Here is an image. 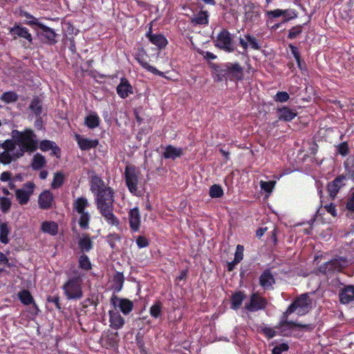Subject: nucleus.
I'll return each mask as SVG.
<instances>
[{"label":"nucleus","instance_id":"60","mask_svg":"<svg viewBox=\"0 0 354 354\" xmlns=\"http://www.w3.org/2000/svg\"><path fill=\"white\" fill-rule=\"evenodd\" d=\"M289 349V346L286 343H281L275 346L272 351V354H281Z\"/></svg>","mask_w":354,"mask_h":354},{"label":"nucleus","instance_id":"5","mask_svg":"<svg viewBox=\"0 0 354 354\" xmlns=\"http://www.w3.org/2000/svg\"><path fill=\"white\" fill-rule=\"evenodd\" d=\"M348 266V261L346 257H337L321 264L318 271L328 279L342 272Z\"/></svg>","mask_w":354,"mask_h":354},{"label":"nucleus","instance_id":"8","mask_svg":"<svg viewBox=\"0 0 354 354\" xmlns=\"http://www.w3.org/2000/svg\"><path fill=\"white\" fill-rule=\"evenodd\" d=\"M215 47L226 53H231L235 50V46L230 32L223 28L214 41Z\"/></svg>","mask_w":354,"mask_h":354},{"label":"nucleus","instance_id":"34","mask_svg":"<svg viewBox=\"0 0 354 354\" xmlns=\"http://www.w3.org/2000/svg\"><path fill=\"white\" fill-rule=\"evenodd\" d=\"M100 119L96 113L86 115L84 118V124L89 129H93L99 127Z\"/></svg>","mask_w":354,"mask_h":354},{"label":"nucleus","instance_id":"56","mask_svg":"<svg viewBox=\"0 0 354 354\" xmlns=\"http://www.w3.org/2000/svg\"><path fill=\"white\" fill-rule=\"evenodd\" d=\"M14 158H17L14 155L12 156L10 152L3 151L0 154V161L3 165H8L10 163Z\"/></svg>","mask_w":354,"mask_h":354},{"label":"nucleus","instance_id":"53","mask_svg":"<svg viewBox=\"0 0 354 354\" xmlns=\"http://www.w3.org/2000/svg\"><path fill=\"white\" fill-rule=\"evenodd\" d=\"M17 145V142L13 138L12 140L8 139L1 144V147L5 149V151L11 152L14 151Z\"/></svg>","mask_w":354,"mask_h":354},{"label":"nucleus","instance_id":"30","mask_svg":"<svg viewBox=\"0 0 354 354\" xmlns=\"http://www.w3.org/2000/svg\"><path fill=\"white\" fill-rule=\"evenodd\" d=\"M183 155V149L177 148L173 145H169L165 147V150L162 154L165 159L175 160Z\"/></svg>","mask_w":354,"mask_h":354},{"label":"nucleus","instance_id":"28","mask_svg":"<svg viewBox=\"0 0 354 354\" xmlns=\"http://www.w3.org/2000/svg\"><path fill=\"white\" fill-rule=\"evenodd\" d=\"M78 246L82 252H88L93 248V243L88 234H82L78 240Z\"/></svg>","mask_w":354,"mask_h":354},{"label":"nucleus","instance_id":"50","mask_svg":"<svg viewBox=\"0 0 354 354\" xmlns=\"http://www.w3.org/2000/svg\"><path fill=\"white\" fill-rule=\"evenodd\" d=\"M121 241V236L115 232L110 233L106 236V241L112 249L116 246V243Z\"/></svg>","mask_w":354,"mask_h":354},{"label":"nucleus","instance_id":"42","mask_svg":"<svg viewBox=\"0 0 354 354\" xmlns=\"http://www.w3.org/2000/svg\"><path fill=\"white\" fill-rule=\"evenodd\" d=\"M10 233L8 224L6 223H1L0 224V241L3 244H7L9 242L8 234Z\"/></svg>","mask_w":354,"mask_h":354},{"label":"nucleus","instance_id":"13","mask_svg":"<svg viewBox=\"0 0 354 354\" xmlns=\"http://www.w3.org/2000/svg\"><path fill=\"white\" fill-rule=\"evenodd\" d=\"M266 298L260 296L257 292L252 293L250 295V302L245 304V309L248 312H257L264 310L268 306Z\"/></svg>","mask_w":354,"mask_h":354},{"label":"nucleus","instance_id":"7","mask_svg":"<svg viewBox=\"0 0 354 354\" xmlns=\"http://www.w3.org/2000/svg\"><path fill=\"white\" fill-rule=\"evenodd\" d=\"M312 308V299L308 293L297 297L288 306L289 313H295L299 316L307 314Z\"/></svg>","mask_w":354,"mask_h":354},{"label":"nucleus","instance_id":"3","mask_svg":"<svg viewBox=\"0 0 354 354\" xmlns=\"http://www.w3.org/2000/svg\"><path fill=\"white\" fill-rule=\"evenodd\" d=\"M12 138L17 142V145L20 147L19 151L14 153L16 158L21 157L26 151L33 152L38 147L36 135L32 129H27L24 131L14 130L12 132Z\"/></svg>","mask_w":354,"mask_h":354},{"label":"nucleus","instance_id":"35","mask_svg":"<svg viewBox=\"0 0 354 354\" xmlns=\"http://www.w3.org/2000/svg\"><path fill=\"white\" fill-rule=\"evenodd\" d=\"M18 297H19L20 301L23 304L28 306L31 304H33L34 306L37 309V306L34 302L33 297L29 290H21L18 293Z\"/></svg>","mask_w":354,"mask_h":354},{"label":"nucleus","instance_id":"44","mask_svg":"<svg viewBox=\"0 0 354 354\" xmlns=\"http://www.w3.org/2000/svg\"><path fill=\"white\" fill-rule=\"evenodd\" d=\"M64 182V176L63 173L61 171L56 172L51 183V187L53 189H58L63 185Z\"/></svg>","mask_w":354,"mask_h":354},{"label":"nucleus","instance_id":"40","mask_svg":"<svg viewBox=\"0 0 354 354\" xmlns=\"http://www.w3.org/2000/svg\"><path fill=\"white\" fill-rule=\"evenodd\" d=\"M162 308V302L159 300L156 301L149 309L150 315L153 318H158L161 315Z\"/></svg>","mask_w":354,"mask_h":354},{"label":"nucleus","instance_id":"39","mask_svg":"<svg viewBox=\"0 0 354 354\" xmlns=\"http://www.w3.org/2000/svg\"><path fill=\"white\" fill-rule=\"evenodd\" d=\"M29 109L37 117H40L42 113V104L39 97H35L31 101Z\"/></svg>","mask_w":354,"mask_h":354},{"label":"nucleus","instance_id":"9","mask_svg":"<svg viewBox=\"0 0 354 354\" xmlns=\"http://www.w3.org/2000/svg\"><path fill=\"white\" fill-rule=\"evenodd\" d=\"M9 33L14 40L23 39L22 46L24 48H28L32 44L33 37L31 33L26 27L21 24H15L13 26L9 28Z\"/></svg>","mask_w":354,"mask_h":354},{"label":"nucleus","instance_id":"54","mask_svg":"<svg viewBox=\"0 0 354 354\" xmlns=\"http://www.w3.org/2000/svg\"><path fill=\"white\" fill-rule=\"evenodd\" d=\"M273 99L277 102H286L290 99V95L286 91H278Z\"/></svg>","mask_w":354,"mask_h":354},{"label":"nucleus","instance_id":"55","mask_svg":"<svg viewBox=\"0 0 354 354\" xmlns=\"http://www.w3.org/2000/svg\"><path fill=\"white\" fill-rule=\"evenodd\" d=\"M275 181L269 180V181H263L261 180L260 187L261 189L264 190L266 192L270 193L272 192V189L274 187Z\"/></svg>","mask_w":354,"mask_h":354},{"label":"nucleus","instance_id":"21","mask_svg":"<svg viewBox=\"0 0 354 354\" xmlns=\"http://www.w3.org/2000/svg\"><path fill=\"white\" fill-rule=\"evenodd\" d=\"M345 180L346 177L344 175H340L328 183L327 190L333 199L336 196L340 188L344 185Z\"/></svg>","mask_w":354,"mask_h":354},{"label":"nucleus","instance_id":"36","mask_svg":"<svg viewBox=\"0 0 354 354\" xmlns=\"http://www.w3.org/2000/svg\"><path fill=\"white\" fill-rule=\"evenodd\" d=\"M125 278L122 272H116L113 277V288L117 292L121 291Z\"/></svg>","mask_w":354,"mask_h":354},{"label":"nucleus","instance_id":"18","mask_svg":"<svg viewBox=\"0 0 354 354\" xmlns=\"http://www.w3.org/2000/svg\"><path fill=\"white\" fill-rule=\"evenodd\" d=\"M111 302L114 306H118L121 312L125 315H129L133 308V304L129 299L119 298L115 295H113Z\"/></svg>","mask_w":354,"mask_h":354},{"label":"nucleus","instance_id":"46","mask_svg":"<svg viewBox=\"0 0 354 354\" xmlns=\"http://www.w3.org/2000/svg\"><path fill=\"white\" fill-rule=\"evenodd\" d=\"M0 99L7 104L15 102L18 100V95L14 91H7L1 95Z\"/></svg>","mask_w":354,"mask_h":354},{"label":"nucleus","instance_id":"27","mask_svg":"<svg viewBox=\"0 0 354 354\" xmlns=\"http://www.w3.org/2000/svg\"><path fill=\"white\" fill-rule=\"evenodd\" d=\"M275 280L274 276L269 269L265 270L259 277V284L265 290L268 289L274 283Z\"/></svg>","mask_w":354,"mask_h":354},{"label":"nucleus","instance_id":"11","mask_svg":"<svg viewBox=\"0 0 354 354\" xmlns=\"http://www.w3.org/2000/svg\"><path fill=\"white\" fill-rule=\"evenodd\" d=\"M35 32L38 39L44 44L53 46L57 43L56 39L57 34L53 28L44 24Z\"/></svg>","mask_w":354,"mask_h":354},{"label":"nucleus","instance_id":"61","mask_svg":"<svg viewBox=\"0 0 354 354\" xmlns=\"http://www.w3.org/2000/svg\"><path fill=\"white\" fill-rule=\"evenodd\" d=\"M346 208L349 212H354V191L351 192L346 199Z\"/></svg>","mask_w":354,"mask_h":354},{"label":"nucleus","instance_id":"45","mask_svg":"<svg viewBox=\"0 0 354 354\" xmlns=\"http://www.w3.org/2000/svg\"><path fill=\"white\" fill-rule=\"evenodd\" d=\"M79 219V225L82 229L87 230L89 228V222L91 220V215L88 212L80 213Z\"/></svg>","mask_w":354,"mask_h":354},{"label":"nucleus","instance_id":"6","mask_svg":"<svg viewBox=\"0 0 354 354\" xmlns=\"http://www.w3.org/2000/svg\"><path fill=\"white\" fill-rule=\"evenodd\" d=\"M292 313L288 312V308L283 313L281 320L274 327L275 329L279 330V334L282 336H287L286 330H290L294 328L304 329L306 331H312L315 328V326L312 324H300L293 321H288V316Z\"/></svg>","mask_w":354,"mask_h":354},{"label":"nucleus","instance_id":"47","mask_svg":"<svg viewBox=\"0 0 354 354\" xmlns=\"http://www.w3.org/2000/svg\"><path fill=\"white\" fill-rule=\"evenodd\" d=\"M136 344L139 348L140 353L147 354L144 341V335L140 332H138L136 335Z\"/></svg>","mask_w":354,"mask_h":354},{"label":"nucleus","instance_id":"31","mask_svg":"<svg viewBox=\"0 0 354 354\" xmlns=\"http://www.w3.org/2000/svg\"><path fill=\"white\" fill-rule=\"evenodd\" d=\"M21 15L26 17L24 23L32 28L34 31L38 29V28H39L42 24V23L40 22L39 19L34 17L28 12H21Z\"/></svg>","mask_w":354,"mask_h":354},{"label":"nucleus","instance_id":"62","mask_svg":"<svg viewBox=\"0 0 354 354\" xmlns=\"http://www.w3.org/2000/svg\"><path fill=\"white\" fill-rule=\"evenodd\" d=\"M11 207V202L9 198L3 197L1 198V209L3 212H7Z\"/></svg>","mask_w":354,"mask_h":354},{"label":"nucleus","instance_id":"29","mask_svg":"<svg viewBox=\"0 0 354 354\" xmlns=\"http://www.w3.org/2000/svg\"><path fill=\"white\" fill-rule=\"evenodd\" d=\"M246 298V295L244 291H236L231 297L230 308L232 310H238L240 308L243 300Z\"/></svg>","mask_w":354,"mask_h":354},{"label":"nucleus","instance_id":"12","mask_svg":"<svg viewBox=\"0 0 354 354\" xmlns=\"http://www.w3.org/2000/svg\"><path fill=\"white\" fill-rule=\"evenodd\" d=\"M134 57L136 60L139 63V64L147 71L151 72V73L158 75L160 77H165L164 73L158 70L156 67L151 66L148 63L149 55H147L146 50L142 47H140L138 48L136 53L134 55Z\"/></svg>","mask_w":354,"mask_h":354},{"label":"nucleus","instance_id":"48","mask_svg":"<svg viewBox=\"0 0 354 354\" xmlns=\"http://www.w3.org/2000/svg\"><path fill=\"white\" fill-rule=\"evenodd\" d=\"M209 194L212 198H220L223 195V190L221 185L214 184L209 187Z\"/></svg>","mask_w":354,"mask_h":354},{"label":"nucleus","instance_id":"41","mask_svg":"<svg viewBox=\"0 0 354 354\" xmlns=\"http://www.w3.org/2000/svg\"><path fill=\"white\" fill-rule=\"evenodd\" d=\"M305 25L306 24H303L302 25L292 26L288 31V39H295L298 37L303 32V28Z\"/></svg>","mask_w":354,"mask_h":354},{"label":"nucleus","instance_id":"15","mask_svg":"<svg viewBox=\"0 0 354 354\" xmlns=\"http://www.w3.org/2000/svg\"><path fill=\"white\" fill-rule=\"evenodd\" d=\"M340 285L342 286L338 292L339 301L342 304H349L354 301V286L341 283Z\"/></svg>","mask_w":354,"mask_h":354},{"label":"nucleus","instance_id":"59","mask_svg":"<svg viewBox=\"0 0 354 354\" xmlns=\"http://www.w3.org/2000/svg\"><path fill=\"white\" fill-rule=\"evenodd\" d=\"M55 143V142L49 140H44L40 142L39 147L42 151L46 152L50 150Z\"/></svg>","mask_w":354,"mask_h":354},{"label":"nucleus","instance_id":"51","mask_svg":"<svg viewBox=\"0 0 354 354\" xmlns=\"http://www.w3.org/2000/svg\"><path fill=\"white\" fill-rule=\"evenodd\" d=\"M290 10H281V9H275L274 10H269L266 12V15L270 19H275L278 18L282 15H286V12H289Z\"/></svg>","mask_w":354,"mask_h":354},{"label":"nucleus","instance_id":"14","mask_svg":"<svg viewBox=\"0 0 354 354\" xmlns=\"http://www.w3.org/2000/svg\"><path fill=\"white\" fill-rule=\"evenodd\" d=\"M35 187L33 182L28 181L24 185L23 188L16 190V198L20 205H23L28 203L30 196L33 194Z\"/></svg>","mask_w":354,"mask_h":354},{"label":"nucleus","instance_id":"1","mask_svg":"<svg viewBox=\"0 0 354 354\" xmlns=\"http://www.w3.org/2000/svg\"><path fill=\"white\" fill-rule=\"evenodd\" d=\"M90 189L95 196L97 208L113 205V189L106 186L104 181L96 174L91 176Z\"/></svg>","mask_w":354,"mask_h":354},{"label":"nucleus","instance_id":"52","mask_svg":"<svg viewBox=\"0 0 354 354\" xmlns=\"http://www.w3.org/2000/svg\"><path fill=\"white\" fill-rule=\"evenodd\" d=\"M46 301L48 303L54 304L57 310H61L62 309V304L60 302V297L58 295L53 296L48 295L46 298Z\"/></svg>","mask_w":354,"mask_h":354},{"label":"nucleus","instance_id":"20","mask_svg":"<svg viewBox=\"0 0 354 354\" xmlns=\"http://www.w3.org/2000/svg\"><path fill=\"white\" fill-rule=\"evenodd\" d=\"M55 204L54 196L49 190L42 192L38 197V205L41 209H49Z\"/></svg>","mask_w":354,"mask_h":354},{"label":"nucleus","instance_id":"63","mask_svg":"<svg viewBox=\"0 0 354 354\" xmlns=\"http://www.w3.org/2000/svg\"><path fill=\"white\" fill-rule=\"evenodd\" d=\"M243 250L244 248L241 245H238L236 246L235 254H234V259L236 262H241L242 259H243Z\"/></svg>","mask_w":354,"mask_h":354},{"label":"nucleus","instance_id":"64","mask_svg":"<svg viewBox=\"0 0 354 354\" xmlns=\"http://www.w3.org/2000/svg\"><path fill=\"white\" fill-rule=\"evenodd\" d=\"M136 244L139 248H146L149 245V241L143 236H139L136 239Z\"/></svg>","mask_w":354,"mask_h":354},{"label":"nucleus","instance_id":"17","mask_svg":"<svg viewBox=\"0 0 354 354\" xmlns=\"http://www.w3.org/2000/svg\"><path fill=\"white\" fill-rule=\"evenodd\" d=\"M119 342L120 337L118 332L107 333L102 336L100 340L102 346L106 349L117 348Z\"/></svg>","mask_w":354,"mask_h":354},{"label":"nucleus","instance_id":"57","mask_svg":"<svg viewBox=\"0 0 354 354\" xmlns=\"http://www.w3.org/2000/svg\"><path fill=\"white\" fill-rule=\"evenodd\" d=\"M261 330L268 339L275 337L277 333L274 328H272L268 326L261 327Z\"/></svg>","mask_w":354,"mask_h":354},{"label":"nucleus","instance_id":"33","mask_svg":"<svg viewBox=\"0 0 354 354\" xmlns=\"http://www.w3.org/2000/svg\"><path fill=\"white\" fill-rule=\"evenodd\" d=\"M41 230L44 233L55 236L58 233V225L55 221H44L41 223Z\"/></svg>","mask_w":354,"mask_h":354},{"label":"nucleus","instance_id":"49","mask_svg":"<svg viewBox=\"0 0 354 354\" xmlns=\"http://www.w3.org/2000/svg\"><path fill=\"white\" fill-rule=\"evenodd\" d=\"M79 263V268L85 270H89L91 269V263L88 259V257L86 254H82L79 257L78 260Z\"/></svg>","mask_w":354,"mask_h":354},{"label":"nucleus","instance_id":"32","mask_svg":"<svg viewBox=\"0 0 354 354\" xmlns=\"http://www.w3.org/2000/svg\"><path fill=\"white\" fill-rule=\"evenodd\" d=\"M191 23L194 26H206L209 24V13L207 10H201L198 15L191 18Z\"/></svg>","mask_w":354,"mask_h":354},{"label":"nucleus","instance_id":"43","mask_svg":"<svg viewBox=\"0 0 354 354\" xmlns=\"http://www.w3.org/2000/svg\"><path fill=\"white\" fill-rule=\"evenodd\" d=\"M244 37L248 42V44L250 46L252 49L259 50L261 48L259 40L254 36L250 34H247L244 35Z\"/></svg>","mask_w":354,"mask_h":354},{"label":"nucleus","instance_id":"4","mask_svg":"<svg viewBox=\"0 0 354 354\" xmlns=\"http://www.w3.org/2000/svg\"><path fill=\"white\" fill-rule=\"evenodd\" d=\"M73 276L69 277L62 286L65 297L68 300H79L83 297V274L75 269Z\"/></svg>","mask_w":354,"mask_h":354},{"label":"nucleus","instance_id":"37","mask_svg":"<svg viewBox=\"0 0 354 354\" xmlns=\"http://www.w3.org/2000/svg\"><path fill=\"white\" fill-rule=\"evenodd\" d=\"M46 164V160L44 156L37 153L34 155L32 162L31 167L33 170L37 171L43 168Z\"/></svg>","mask_w":354,"mask_h":354},{"label":"nucleus","instance_id":"25","mask_svg":"<svg viewBox=\"0 0 354 354\" xmlns=\"http://www.w3.org/2000/svg\"><path fill=\"white\" fill-rule=\"evenodd\" d=\"M109 322L110 326L115 330H118L122 328L124 325V319L121 316V315L114 310H109Z\"/></svg>","mask_w":354,"mask_h":354},{"label":"nucleus","instance_id":"10","mask_svg":"<svg viewBox=\"0 0 354 354\" xmlns=\"http://www.w3.org/2000/svg\"><path fill=\"white\" fill-rule=\"evenodd\" d=\"M126 185L131 194L140 196L142 192L138 189V177L134 166H127L124 171Z\"/></svg>","mask_w":354,"mask_h":354},{"label":"nucleus","instance_id":"38","mask_svg":"<svg viewBox=\"0 0 354 354\" xmlns=\"http://www.w3.org/2000/svg\"><path fill=\"white\" fill-rule=\"evenodd\" d=\"M88 200L85 197H79L73 203V209L78 214L85 212V209L88 207Z\"/></svg>","mask_w":354,"mask_h":354},{"label":"nucleus","instance_id":"22","mask_svg":"<svg viewBox=\"0 0 354 354\" xmlns=\"http://www.w3.org/2000/svg\"><path fill=\"white\" fill-rule=\"evenodd\" d=\"M116 91L118 95L124 99L129 96V94L133 93V87L126 77H122L120 82L116 88Z\"/></svg>","mask_w":354,"mask_h":354},{"label":"nucleus","instance_id":"19","mask_svg":"<svg viewBox=\"0 0 354 354\" xmlns=\"http://www.w3.org/2000/svg\"><path fill=\"white\" fill-rule=\"evenodd\" d=\"M128 218L131 231L134 232L139 231L141 223V216L138 207H135L129 210L128 212Z\"/></svg>","mask_w":354,"mask_h":354},{"label":"nucleus","instance_id":"23","mask_svg":"<svg viewBox=\"0 0 354 354\" xmlns=\"http://www.w3.org/2000/svg\"><path fill=\"white\" fill-rule=\"evenodd\" d=\"M277 114L278 120L283 122H290L297 116L296 111L286 106L277 108Z\"/></svg>","mask_w":354,"mask_h":354},{"label":"nucleus","instance_id":"2","mask_svg":"<svg viewBox=\"0 0 354 354\" xmlns=\"http://www.w3.org/2000/svg\"><path fill=\"white\" fill-rule=\"evenodd\" d=\"M212 68L216 75L217 81H241L243 79L244 68L239 62H226L214 64Z\"/></svg>","mask_w":354,"mask_h":354},{"label":"nucleus","instance_id":"26","mask_svg":"<svg viewBox=\"0 0 354 354\" xmlns=\"http://www.w3.org/2000/svg\"><path fill=\"white\" fill-rule=\"evenodd\" d=\"M75 140L82 151H88L91 149L95 148L98 145L97 140H90L82 138L80 135L75 136Z\"/></svg>","mask_w":354,"mask_h":354},{"label":"nucleus","instance_id":"58","mask_svg":"<svg viewBox=\"0 0 354 354\" xmlns=\"http://www.w3.org/2000/svg\"><path fill=\"white\" fill-rule=\"evenodd\" d=\"M337 153L342 156H346L349 153V147L347 142H343L337 146Z\"/></svg>","mask_w":354,"mask_h":354},{"label":"nucleus","instance_id":"16","mask_svg":"<svg viewBox=\"0 0 354 354\" xmlns=\"http://www.w3.org/2000/svg\"><path fill=\"white\" fill-rule=\"evenodd\" d=\"M97 209L108 225L117 227L120 226V220L113 213V205Z\"/></svg>","mask_w":354,"mask_h":354},{"label":"nucleus","instance_id":"24","mask_svg":"<svg viewBox=\"0 0 354 354\" xmlns=\"http://www.w3.org/2000/svg\"><path fill=\"white\" fill-rule=\"evenodd\" d=\"M146 36L151 44L158 46L159 48H165L168 44L167 39L163 35L152 34L151 28H150L149 31L146 34Z\"/></svg>","mask_w":354,"mask_h":354}]
</instances>
